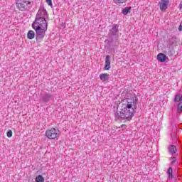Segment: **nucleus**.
I'll return each mask as SVG.
<instances>
[{
	"instance_id": "obj_17",
	"label": "nucleus",
	"mask_w": 182,
	"mask_h": 182,
	"mask_svg": "<svg viewBox=\"0 0 182 182\" xmlns=\"http://www.w3.org/2000/svg\"><path fill=\"white\" fill-rule=\"evenodd\" d=\"M36 182H45V178L43 176H42V175H38L36 178Z\"/></svg>"
},
{
	"instance_id": "obj_20",
	"label": "nucleus",
	"mask_w": 182,
	"mask_h": 182,
	"mask_svg": "<svg viewBox=\"0 0 182 182\" xmlns=\"http://www.w3.org/2000/svg\"><path fill=\"white\" fill-rule=\"evenodd\" d=\"M168 177H171V178H173V168L171 167L168 168Z\"/></svg>"
},
{
	"instance_id": "obj_27",
	"label": "nucleus",
	"mask_w": 182,
	"mask_h": 182,
	"mask_svg": "<svg viewBox=\"0 0 182 182\" xmlns=\"http://www.w3.org/2000/svg\"><path fill=\"white\" fill-rule=\"evenodd\" d=\"M178 30H179V31H182V27H181V26H179Z\"/></svg>"
},
{
	"instance_id": "obj_19",
	"label": "nucleus",
	"mask_w": 182,
	"mask_h": 182,
	"mask_svg": "<svg viewBox=\"0 0 182 182\" xmlns=\"http://www.w3.org/2000/svg\"><path fill=\"white\" fill-rule=\"evenodd\" d=\"M114 4H116V5H120V4H124L126 2H127L128 0H113Z\"/></svg>"
},
{
	"instance_id": "obj_9",
	"label": "nucleus",
	"mask_w": 182,
	"mask_h": 182,
	"mask_svg": "<svg viewBox=\"0 0 182 182\" xmlns=\"http://www.w3.org/2000/svg\"><path fill=\"white\" fill-rule=\"evenodd\" d=\"M110 55H106L105 58V70H110Z\"/></svg>"
},
{
	"instance_id": "obj_4",
	"label": "nucleus",
	"mask_w": 182,
	"mask_h": 182,
	"mask_svg": "<svg viewBox=\"0 0 182 182\" xmlns=\"http://www.w3.org/2000/svg\"><path fill=\"white\" fill-rule=\"evenodd\" d=\"M40 103H43L48 106L50 105V102H55V95L52 94V92H42L40 94Z\"/></svg>"
},
{
	"instance_id": "obj_11",
	"label": "nucleus",
	"mask_w": 182,
	"mask_h": 182,
	"mask_svg": "<svg viewBox=\"0 0 182 182\" xmlns=\"http://www.w3.org/2000/svg\"><path fill=\"white\" fill-rule=\"evenodd\" d=\"M110 77V75L107 73H102L100 75V79L102 82H107Z\"/></svg>"
},
{
	"instance_id": "obj_3",
	"label": "nucleus",
	"mask_w": 182,
	"mask_h": 182,
	"mask_svg": "<svg viewBox=\"0 0 182 182\" xmlns=\"http://www.w3.org/2000/svg\"><path fill=\"white\" fill-rule=\"evenodd\" d=\"M109 40H106L109 48L118 46L120 36H119V24L114 23L109 26L108 31Z\"/></svg>"
},
{
	"instance_id": "obj_16",
	"label": "nucleus",
	"mask_w": 182,
	"mask_h": 182,
	"mask_svg": "<svg viewBox=\"0 0 182 182\" xmlns=\"http://www.w3.org/2000/svg\"><path fill=\"white\" fill-rule=\"evenodd\" d=\"M176 112H177L178 114H180V113H181V112H182V102H180L177 104Z\"/></svg>"
},
{
	"instance_id": "obj_25",
	"label": "nucleus",
	"mask_w": 182,
	"mask_h": 182,
	"mask_svg": "<svg viewBox=\"0 0 182 182\" xmlns=\"http://www.w3.org/2000/svg\"><path fill=\"white\" fill-rule=\"evenodd\" d=\"M126 127H127V126L126 124L122 125V129H126Z\"/></svg>"
},
{
	"instance_id": "obj_10",
	"label": "nucleus",
	"mask_w": 182,
	"mask_h": 182,
	"mask_svg": "<svg viewBox=\"0 0 182 182\" xmlns=\"http://www.w3.org/2000/svg\"><path fill=\"white\" fill-rule=\"evenodd\" d=\"M17 8L19 11H26V4H23L22 1H18L16 2Z\"/></svg>"
},
{
	"instance_id": "obj_2",
	"label": "nucleus",
	"mask_w": 182,
	"mask_h": 182,
	"mask_svg": "<svg viewBox=\"0 0 182 182\" xmlns=\"http://www.w3.org/2000/svg\"><path fill=\"white\" fill-rule=\"evenodd\" d=\"M46 16H48V11L45 9L43 5H41L36 16V18L33 22L32 28H40L48 29V22L46 21Z\"/></svg>"
},
{
	"instance_id": "obj_7",
	"label": "nucleus",
	"mask_w": 182,
	"mask_h": 182,
	"mask_svg": "<svg viewBox=\"0 0 182 182\" xmlns=\"http://www.w3.org/2000/svg\"><path fill=\"white\" fill-rule=\"evenodd\" d=\"M177 43H178V38L175 36L170 37L168 40V45L169 48L177 46Z\"/></svg>"
},
{
	"instance_id": "obj_18",
	"label": "nucleus",
	"mask_w": 182,
	"mask_h": 182,
	"mask_svg": "<svg viewBox=\"0 0 182 182\" xmlns=\"http://www.w3.org/2000/svg\"><path fill=\"white\" fill-rule=\"evenodd\" d=\"M174 102H178V103H180V102H182V95H175Z\"/></svg>"
},
{
	"instance_id": "obj_21",
	"label": "nucleus",
	"mask_w": 182,
	"mask_h": 182,
	"mask_svg": "<svg viewBox=\"0 0 182 182\" xmlns=\"http://www.w3.org/2000/svg\"><path fill=\"white\" fill-rule=\"evenodd\" d=\"M21 1V4H23L24 5H31V1L28 0H18Z\"/></svg>"
},
{
	"instance_id": "obj_13",
	"label": "nucleus",
	"mask_w": 182,
	"mask_h": 182,
	"mask_svg": "<svg viewBox=\"0 0 182 182\" xmlns=\"http://www.w3.org/2000/svg\"><path fill=\"white\" fill-rule=\"evenodd\" d=\"M27 38L30 40L33 39L35 38V31L32 30L28 31L27 33Z\"/></svg>"
},
{
	"instance_id": "obj_24",
	"label": "nucleus",
	"mask_w": 182,
	"mask_h": 182,
	"mask_svg": "<svg viewBox=\"0 0 182 182\" xmlns=\"http://www.w3.org/2000/svg\"><path fill=\"white\" fill-rule=\"evenodd\" d=\"M176 161H177V158H176V157L172 158V161H171V163H172V164H173V163H176Z\"/></svg>"
},
{
	"instance_id": "obj_12",
	"label": "nucleus",
	"mask_w": 182,
	"mask_h": 182,
	"mask_svg": "<svg viewBox=\"0 0 182 182\" xmlns=\"http://www.w3.org/2000/svg\"><path fill=\"white\" fill-rule=\"evenodd\" d=\"M157 59L159 62H166V60L167 59V55L164 53H159L157 55Z\"/></svg>"
},
{
	"instance_id": "obj_14",
	"label": "nucleus",
	"mask_w": 182,
	"mask_h": 182,
	"mask_svg": "<svg viewBox=\"0 0 182 182\" xmlns=\"http://www.w3.org/2000/svg\"><path fill=\"white\" fill-rule=\"evenodd\" d=\"M130 11H132L131 6L125 7L122 9V14L123 15H127L128 14H130Z\"/></svg>"
},
{
	"instance_id": "obj_1",
	"label": "nucleus",
	"mask_w": 182,
	"mask_h": 182,
	"mask_svg": "<svg viewBox=\"0 0 182 182\" xmlns=\"http://www.w3.org/2000/svg\"><path fill=\"white\" fill-rule=\"evenodd\" d=\"M139 99L136 95H132L131 98L127 99V103L123 104L120 112L114 111V115L117 120L130 122L134 116V112L137 109Z\"/></svg>"
},
{
	"instance_id": "obj_8",
	"label": "nucleus",
	"mask_w": 182,
	"mask_h": 182,
	"mask_svg": "<svg viewBox=\"0 0 182 182\" xmlns=\"http://www.w3.org/2000/svg\"><path fill=\"white\" fill-rule=\"evenodd\" d=\"M169 4V0H161V1L159 2V8L161 12H164V11H166V9L168 8Z\"/></svg>"
},
{
	"instance_id": "obj_23",
	"label": "nucleus",
	"mask_w": 182,
	"mask_h": 182,
	"mask_svg": "<svg viewBox=\"0 0 182 182\" xmlns=\"http://www.w3.org/2000/svg\"><path fill=\"white\" fill-rule=\"evenodd\" d=\"M7 137L11 138L12 136V130L9 129L7 133Z\"/></svg>"
},
{
	"instance_id": "obj_22",
	"label": "nucleus",
	"mask_w": 182,
	"mask_h": 182,
	"mask_svg": "<svg viewBox=\"0 0 182 182\" xmlns=\"http://www.w3.org/2000/svg\"><path fill=\"white\" fill-rule=\"evenodd\" d=\"M46 4H48V5L49 6H50L52 8V6H53V4H52V0H46Z\"/></svg>"
},
{
	"instance_id": "obj_5",
	"label": "nucleus",
	"mask_w": 182,
	"mask_h": 182,
	"mask_svg": "<svg viewBox=\"0 0 182 182\" xmlns=\"http://www.w3.org/2000/svg\"><path fill=\"white\" fill-rule=\"evenodd\" d=\"M58 132V129H56L55 128L48 129L46 132V136L50 140H55V139H58V137H59V134Z\"/></svg>"
},
{
	"instance_id": "obj_15",
	"label": "nucleus",
	"mask_w": 182,
	"mask_h": 182,
	"mask_svg": "<svg viewBox=\"0 0 182 182\" xmlns=\"http://www.w3.org/2000/svg\"><path fill=\"white\" fill-rule=\"evenodd\" d=\"M169 152L171 154H176V150H177V149L176 148V146L174 145H171L169 147Z\"/></svg>"
},
{
	"instance_id": "obj_26",
	"label": "nucleus",
	"mask_w": 182,
	"mask_h": 182,
	"mask_svg": "<svg viewBox=\"0 0 182 182\" xmlns=\"http://www.w3.org/2000/svg\"><path fill=\"white\" fill-rule=\"evenodd\" d=\"M179 9H182V1L179 4Z\"/></svg>"
},
{
	"instance_id": "obj_6",
	"label": "nucleus",
	"mask_w": 182,
	"mask_h": 182,
	"mask_svg": "<svg viewBox=\"0 0 182 182\" xmlns=\"http://www.w3.org/2000/svg\"><path fill=\"white\" fill-rule=\"evenodd\" d=\"M36 31V41H42L45 38V32L48 31V28H40L39 27L33 28Z\"/></svg>"
}]
</instances>
